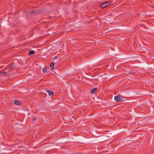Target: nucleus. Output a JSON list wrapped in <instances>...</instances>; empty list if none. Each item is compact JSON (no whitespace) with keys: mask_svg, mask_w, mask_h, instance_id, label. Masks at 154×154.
Here are the masks:
<instances>
[{"mask_svg":"<svg viewBox=\"0 0 154 154\" xmlns=\"http://www.w3.org/2000/svg\"><path fill=\"white\" fill-rule=\"evenodd\" d=\"M111 3V2H103L100 5V7L102 8H104L107 7Z\"/></svg>","mask_w":154,"mask_h":154,"instance_id":"f257e3e1","label":"nucleus"},{"mask_svg":"<svg viewBox=\"0 0 154 154\" xmlns=\"http://www.w3.org/2000/svg\"><path fill=\"white\" fill-rule=\"evenodd\" d=\"M114 100L117 102H120L122 101V99L119 96H115Z\"/></svg>","mask_w":154,"mask_h":154,"instance_id":"f03ea898","label":"nucleus"},{"mask_svg":"<svg viewBox=\"0 0 154 154\" xmlns=\"http://www.w3.org/2000/svg\"><path fill=\"white\" fill-rule=\"evenodd\" d=\"M41 12L40 10H34L30 11V14H36L40 13Z\"/></svg>","mask_w":154,"mask_h":154,"instance_id":"7ed1b4c3","label":"nucleus"},{"mask_svg":"<svg viewBox=\"0 0 154 154\" xmlns=\"http://www.w3.org/2000/svg\"><path fill=\"white\" fill-rule=\"evenodd\" d=\"M15 65L11 64L8 67V69L9 71H11L13 69H14L15 68Z\"/></svg>","mask_w":154,"mask_h":154,"instance_id":"20e7f679","label":"nucleus"},{"mask_svg":"<svg viewBox=\"0 0 154 154\" xmlns=\"http://www.w3.org/2000/svg\"><path fill=\"white\" fill-rule=\"evenodd\" d=\"M54 62H52L51 63L50 66L51 68V70H53L54 69Z\"/></svg>","mask_w":154,"mask_h":154,"instance_id":"39448f33","label":"nucleus"},{"mask_svg":"<svg viewBox=\"0 0 154 154\" xmlns=\"http://www.w3.org/2000/svg\"><path fill=\"white\" fill-rule=\"evenodd\" d=\"M14 103L18 106H20L21 104V103L19 102L17 100H15L14 101Z\"/></svg>","mask_w":154,"mask_h":154,"instance_id":"423d86ee","label":"nucleus"},{"mask_svg":"<svg viewBox=\"0 0 154 154\" xmlns=\"http://www.w3.org/2000/svg\"><path fill=\"white\" fill-rule=\"evenodd\" d=\"M58 57H57V56L55 57L53 59L52 62H55V63H57L58 62L57 60H58Z\"/></svg>","mask_w":154,"mask_h":154,"instance_id":"0eeeda50","label":"nucleus"},{"mask_svg":"<svg viewBox=\"0 0 154 154\" xmlns=\"http://www.w3.org/2000/svg\"><path fill=\"white\" fill-rule=\"evenodd\" d=\"M35 51L33 50H31L28 53V55H30L32 54H34L35 53Z\"/></svg>","mask_w":154,"mask_h":154,"instance_id":"6e6552de","label":"nucleus"},{"mask_svg":"<svg viewBox=\"0 0 154 154\" xmlns=\"http://www.w3.org/2000/svg\"><path fill=\"white\" fill-rule=\"evenodd\" d=\"M97 89V88L95 87L93 89L91 90V93L92 94H94L95 91H96Z\"/></svg>","mask_w":154,"mask_h":154,"instance_id":"1a4fd4ad","label":"nucleus"},{"mask_svg":"<svg viewBox=\"0 0 154 154\" xmlns=\"http://www.w3.org/2000/svg\"><path fill=\"white\" fill-rule=\"evenodd\" d=\"M47 92L48 93L49 95L50 96L54 94V92L51 91H47Z\"/></svg>","mask_w":154,"mask_h":154,"instance_id":"9d476101","label":"nucleus"},{"mask_svg":"<svg viewBox=\"0 0 154 154\" xmlns=\"http://www.w3.org/2000/svg\"><path fill=\"white\" fill-rule=\"evenodd\" d=\"M47 66H46V67L45 68H43L42 69V72L44 73H45L47 72Z\"/></svg>","mask_w":154,"mask_h":154,"instance_id":"9b49d317","label":"nucleus"},{"mask_svg":"<svg viewBox=\"0 0 154 154\" xmlns=\"http://www.w3.org/2000/svg\"><path fill=\"white\" fill-rule=\"evenodd\" d=\"M36 119V118L35 117H33L32 119V121L33 122H34Z\"/></svg>","mask_w":154,"mask_h":154,"instance_id":"f8f14e48","label":"nucleus"},{"mask_svg":"<svg viewBox=\"0 0 154 154\" xmlns=\"http://www.w3.org/2000/svg\"><path fill=\"white\" fill-rule=\"evenodd\" d=\"M6 74V72H3L2 73V75H5Z\"/></svg>","mask_w":154,"mask_h":154,"instance_id":"ddd939ff","label":"nucleus"}]
</instances>
